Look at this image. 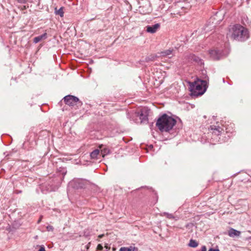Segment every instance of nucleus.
Here are the masks:
<instances>
[{"label": "nucleus", "instance_id": "7ed1b4c3", "mask_svg": "<svg viewBox=\"0 0 251 251\" xmlns=\"http://www.w3.org/2000/svg\"><path fill=\"white\" fill-rule=\"evenodd\" d=\"M232 38L235 40L243 42L247 40L249 37L248 31L243 26L239 25H236L232 28Z\"/></svg>", "mask_w": 251, "mask_h": 251}, {"label": "nucleus", "instance_id": "20e7f679", "mask_svg": "<svg viewBox=\"0 0 251 251\" xmlns=\"http://www.w3.org/2000/svg\"><path fill=\"white\" fill-rule=\"evenodd\" d=\"M63 99L66 104L71 107L75 106L78 107L82 105V102L75 96L68 95L65 96Z\"/></svg>", "mask_w": 251, "mask_h": 251}, {"label": "nucleus", "instance_id": "bb28decb", "mask_svg": "<svg viewBox=\"0 0 251 251\" xmlns=\"http://www.w3.org/2000/svg\"><path fill=\"white\" fill-rule=\"evenodd\" d=\"M208 251H220L218 249H214L212 248H211L209 249Z\"/></svg>", "mask_w": 251, "mask_h": 251}, {"label": "nucleus", "instance_id": "f8f14e48", "mask_svg": "<svg viewBox=\"0 0 251 251\" xmlns=\"http://www.w3.org/2000/svg\"><path fill=\"white\" fill-rule=\"evenodd\" d=\"M240 234V231L233 228H230L228 231V235L230 237H238L239 236Z\"/></svg>", "mask_w": 251, "mask_h": 251}, {"label": "nucleus", "instance_id": "39448f33", "mask_svg": "<svg viewBox=\"0 0 251 251\" xmlns=\"http://www.w3.org/2000/svg\"><path fill=\"white\" fill-rule=\"evenodd\" d=\"M209 130L212 132V138L215 140L216 142L221 143L222 141L220 140L221 137L219 136H222V132L224 131L223 128L219 126H216L215 125H211L209 128Z\"/></svg>", "mask_w": 251, "mask_h": 251}, {"label": "nucleus", "instance_id": "9b49d317", "mask_svg": "<svg viewBox=\"0 0 251 251\" xmlns=\"http://www.w3.org/2000/svg\"><path fill=\"white\" fill-rule=\"evenodd\" d=\"M35 144L36 142L34 140H32L31 142L26 141L23 143V147L25 149L30 150L34 148Z\"/></svg>", "mask_w": 251, "mask_h": 251}, {"label": "nucleus", "instance_id": "423d86ee", "mask_svg": "<svg viewBox=\"0 0 251 251\" xmlns=\"http://www.w3.org/2000/svg\"><path fill=\"white\" fill-rule=\"evenodd\" d=\"M149 110L146 107L141 108L134 113L135 116L139 118L141 123H147L148 122Z\"/></svg>", "mask_w": 251, "mask_h": 251}, {"label": "nucleus", "instance_id": "aec40b11", "mask_svg": "<svg viewBox=\"0 0 251 251\" xmlns=\"http://www.w3.org/2000/svg\"><path fill=\"white\" fill-rule=\"evenodd\" d=\"M101 152L102 156H104V155L109 153L110 151L109 149L105 148L103 150H101Z\"/></svg>", "mask_w": 251, "mask_h": 251}, {"label": "nucleus", "instance_id": "f03ea898", "mask_svg": "<svg viewBox=\"0 0 251 251\" xmlns=\"http://www.w3.org/2000/svg\"><path fill=\"white\" fill-rule=\"evenodd\" d=\"M207 89L206 80L197 79L195 81L189 83V89L191 96H199L203 95Z\"/></svg>", "mask_w": 251, "mask_h": 251}, {"label": "nucleus", "instance_id": "f257e3e1", "mask_svg": "<svg viewBox=\"0 0 251 251\" xmlns=\"http://www.w3.org/2000/svg\"><path fill=\"white\" fill-rule=\"evenodd\" d=\"M176 120L166 114H163L157 120L156 126L162 132H169L176 124Z\"/></svg>", "mask_w": 251, "mask_h": 251}, {"label": "nucleus", "instance_id": "9d476101", "mask_svg": "<svg viewBox=\"0 0 251 251\" xmlns=\"http://www.w3.org/2000/svg\"><path fill=\"white\" fill-rule=\"evenodd\" d=\"M189 58L192 62H195L198 65L202 66L204 65V62L203 60L194 54L190 55Z\"/></svg>", "mask_w": 251, "mask_h": 251}, {"label": "nucleus", "instance_id": "7c9ffc66", "mask_svg": "<svg viewBox=\"0 0 251 251\" xmlns=\"http://www.w3.org/2000/svg\"><path fill=\"white\" fill-rule=\"evenodd\" d=\"M21 192H22V191H16V193H17V194L20 193H21Z\"/></svg>", "mask_w": 251, "mask_h": 251}, {"label": "nucleus", "instance_id": "a211bd4d", "mask_svg": "<svg viewBox=\"0 0 251 251\" xmlns=\"http://www.w3.org/2000/svg\"><path fill=\"white\" fill-rule=\"evenodd\" d=\"M55 14L56 15H59L61 17H63V16H64L63 7H61L58 10H56Z\"/></svg>", "mask_w": 251, "mask_h": 251}, {"label": "nucleus", "instance_id": "cd10ccee", "mask_svg": "<svg viewBox=\"0 0 251 251\" xmlns=\"http://www.w3.org/2000/svg\"><path fill=\"white\" fill-rule=\"evenodd\" d=\"M201 251H207L206 247L205 246H202L201 248Z\"/></svg>", "mask_w": 251, "mask_h": 251}, {"label": "nucleus", "instance_id": "b1692460", "mask_svg": "<svg viewBox=\"0 0 251 251\" xmlns=\"http://www.w3.org/2000/svg\"><path fill=\"white\" fill-rule=\"evenodd\" d=\"M175 7H176V8H183L184 7L182 5V4L180 2H177V3L175 5Z\"/></svg>", "mask_w": 251, "mask_h": 251}, {"label": "nucleus", "instance_id": "dca6fc26", "mask_svg": "<svg viewBox=\"0 0 251 251\" xmlns=\"http://www.w3.org/2000/svg\"><path fill=\"white\" fill-rule=\"evenodd\" d=\"M158 57V56L156 55L155 54H151L146 58V60L147 62L150 61H154L156 59V58Z\"/></svg>", "mask_w": 251, "mask_h": 251}, {"label": "nucleus", "instance_id": "0eeeda50", "mask_svg": "<svg viewBox=\"0 0 251 251\" xmlns=\"http://www.w3.org/2000/svg\"><path fill=\"white\" fill-rule=\"evenodd\" d=\"M69 187L75 189H82L85 186V180L80 178H75L69 183Z\"/></svg>", "mask_w": 251, "mask_h": 251}, {"label": "nucleus", "instance_id": "ddd939ff", "mask_svg": "<svg viewBox=\"0 0 251 251\" xmlns=\"http://www.w3.org/2000/svg\"><path fill=\"white\" fill-rule=\"evenodd\" d=\"M47 38H48V34H47V32H46L44 33H43V34L34 38L33 42L35 43H37L42 40L46 39Z\"/></svg>", "mask_w": 251, "mask_h": 251}, {"label": "nucleus", "instance_id": "393cba45", "mask_svg": "<svg viewBox=\"0 0 251 251\" xmlns=\"http://www.w3.org/2000/svg\"><path fill=\"white\" fill-rule=\"evenodd\" d=\"M28 0H17L18 2L20 3H25Z\"/></svg>", "mask_w": 251, "mask_h": 251}, {"label": "nucleus", "instance_id": "4be33fe9", "mask_svg": "<svg viewBox=\"0 0 251 251\" xmlns=\"http://www.w3.org/2000/svg\"><path fill=\"white\" fill-rule=\"evenodd\" d=\"M164 215L168 219H172L174 218V216L172 214L165 212L164 213Z\"/></svg>", "mask_w": 251, "mask_h": 251}, {"label": "nucleus", "instance_id": "1a4fd4ad", "mask_svg": "<svg viewBox=\"0 0 251 251\" xmlns=\"http://www.w3.org/2000/svg\"><path fill=\"white\" fill-rule=\"evenodd\" d=\"M160 26V25L159 23L152 25H148L146 26V31L149 33H154L159 29Z\"/></svg>", "mask_w": 251, "mask_h": 251}, {"label": "nucleus", "instance_id": "4468645a", "mask_svg": "<svg viewBox=\"0 0 251 251\" xmlns=\"http://www.w3.org/2000/svg\"><path fill=\"white\" fill-rule=\"evenodd\" d=\"M100 154V151L98 149H96L90 153V156L93 159L97 158L98 155Z\"/></svg>", "mask_w": 251, "mask_h": 251}, {"label": "nucleus", "instance_id": "a878e982", "mask_svg": "<svg viewBox=\"0 0 251 251\" xmlns=\"http://www.w3.org/2000/svg\"><path fill=\"white\" fill-rule=\"evenodd\" d=\"M199 3H203L205 2L206 0H195Z\"/></svg>", "mask_w": 251, "mask_h": 251}, {"label": "nucleus", "instance_id": "c85d7f7f", "mask_svg": "<svg viewBox=\"0 0 251 251\" xmlns=\"http://www.w3.org/2000/svg\"><path fill=\"white\" fill-rule=\"evenodd\" d=\"M42 218H43V216H41L40 217V218H39V220H38V221H37V223H38V224H39V223L41 222V220H42Z\"/></svg>", "mask_w": 251, "mask_h": 251}, {"label": "nucleus", "instance_id": "2f4dec72", "mask_svg": "<svg viewBox=\"0 0 251 251\" xmlns=\"http://www.w3.org/2000/svg\"><path fill=\"white\" fill-rule=\"evenodd\" d=\"M179 12H177L176 13V14H179Z\"/></svg>", "mask_w": 251, "mask_h": 251}, {"label": "nucleus", "instance_id": "f3484780", "mask_svg": "<svg viewBox=\"0 0 251 251\" xmlns=\"http://www.w3.org/2000/svg\"><path fill=\"white\" fill-rule=\"evenodd\" d=\"M172 50H168L165 51L161 52L160 55L162 56H169V55L172 54Z\"/></svg>", "mask_w": 251, "mask_h": 251}, {"label": "nucleus", "instance_id": "412c9836", "mask_svg": "<svg viewBox=\"0 0 251 251\" xmlns=\"http://www.w3.org/2000/svg\"><path fill=\"white\" fill-rule=\"evenodd\" d=\"M133 251V248L132 247H130L129 248H126V247H122L120 249V251Z\"/></svg>", "mask_w": 251, "mask_h": 251}, {"label": "nucleus", "instance_id": "5701e85b", "mask_svg": "<svg viewBox=\"0 0 251 251\" xmlns=\"http://www.w3.org/2000/svg\"><path fill=\"white\" fill-rule=\"evenodd\" d=\"M46 229L48 231H52L54 229V228L52 226L49 225L46 227Z\"/></svg>", "mask_w": 251, "mask_h": 251}, {"label": "nucleus", "instance_id": "6ab92c4d", "mask_svg": "<svg viewBox=\"0 0 251 251\" xmlns=\"http://www.w3.org/2000/svg\"><path fill=\"white\" fill-rule=\"evenodd\" d=\"M59 172L62 175L63 178L67 173V170L65 168H59L58 169Z\"/></svg>", "mask_w": 251, "mask_h": 251}, {"label": "nucleus", "instance_id": "c756f323", "mask_svg": "<svg viewBox=\"0 0 251 251\" xmlns=\"http://www.w3.org/2000/svg\"><path fill=\"white\" fill-rule=\"evenodd\" d=\"M103 236H104V235H103V234H100V235H99L98 237H99V238H102V237H103Z\"/></svg>", "mask_w": 251, "mask_h": 251}, {"label": "nucleus", "instance_id": "2eb2a0df", "mask_svg": "<svg viewBox=\"0 0 251 251\" xmlns=\"http://www.w3.org/2000/svg\"><path fill=\"white\" fill-rule=\"evenodd\" d=\"M198 243L194 239H190L188 246L192 248H196L198 246Z\"/></svg>", "mask_w": 251, "mask_h": 251}, {"label": "nucleus", "instance_id": "6e6552de", "mask_svg": "<svg viewBox=\"0 0 251 251\" xmlns=\"http://www.w3.org/2000/svg\"><path fill=\"white\" fill-rule=\"evenodd\" d=\"M221 48H211L208 50L209 54L211 58L214 60L219 59L224 53L220 50Z\"/></svg>", "mask_w": 251, "mask_h": 251}]
</instances>
